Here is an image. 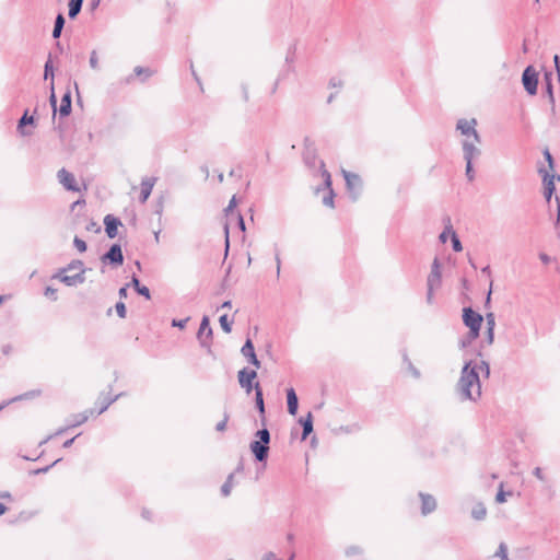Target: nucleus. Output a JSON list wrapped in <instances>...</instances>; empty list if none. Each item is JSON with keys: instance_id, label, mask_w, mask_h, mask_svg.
I'll return each mask as SVG.
<instances>
[{"instance_id": "obj_40", "label": "nucleus", "mask_w": 560, "mask_h": 560, "mask_svg": "<svg viewBox=\"0 0 560 560\" xmlns=\"http://www.w3.org/2000/svg\"><path fill=\"white\" fill-rule=\"evenodd\" d=\"M452 246L455 252H460L463 249L462 243L457 236V234H453V237L451 238Z\"/></svg>"}, {"instance_id": "obj_53", "label": "nucleus", "mask_w": 560, "mask_h": 560, "mask_svg": "<svg viewBox=\"0 0 560 560\" xmlns=\"http://www.w3.org/2000/svg\"><path fill=\"white\" fill-rule=\"evenodd\" d=\"M264 560H282L278 558L275 553L268 552L264 556Z\"/></svg>"}, {"instance_id": "obj_38", "label": "nucleus", "mask_w": 560, "mask_h": 560, "mask_svg": "<svg viewBox=\"0 0 560 560\" xmlns=\"http://www.w3.org/2000/svg\"><path fill=\"white\" fill-rule=\"evenodd\" d=\"M73 245L80 253H84L86 250L85 242L79 237H74Z\"/></svg>"}, {"instance_id": "obj_59", "label": "nucleus", "mask_w": 560, "mask_h": 560, "mask_svg": "<svg viewBox=\"0 0 560 560\" xmlns=\"http://www.w3.org/2000/svg\"><path fill=\"white\" fill-rule=\"evenodd\" d=\"M222 308H231L232 307V303L231 301H225L222 303L221 305Z\"/></svg>"}, {"instance_id": "obj_58", "label": "nucleus", "mask_w": 560, "mask_h": 560, "mask_svg": "<svg viewBox=\"0 0 560 560\" xmlns=\"http://www.w3.org/2000/svg\"><path fill=\"white\" fill-rule=\"evenodd\" d=\"M225 241H226V249L229 248V225L226 224L225 228Z\"/></svg>"}, {"instance_id": "obj_35", "label": "nucleus", "mask_w": 560, "mask_h": 560, "mask_svg": "<svg viewBox=\"0 0 560 560\" xmlns=\"http://www.w3.org/2000/svg\"><path fill=\"white\" fill-rule=\"evenodd\" d=\"M466 161V177L469 182H472L475 179V172L472 170V161L465 160Z\"/></svg>"}, {"instance_id": "obj_7", "label": "nucleus", "mask_w": 560, "mask_h": 560, "mask_svg": "<svg viewBox=\"0 0 560 560\" xmlns=\"http://www.w3.org/2000/svg\"><path fill=\"white\" fill-rule=\"evenodd\" d=\"M57 177L65 189L74 192H80L82 190L81 186L77 183L74 175L66 168L59 170Z\"/></svg>"}, {"instance_id": "obj_34", "label": "nucleus", "mask_w": 560, "mask_h": 560, "mask_svg": "<svg viewBox=\"0 0 560 560\" xmlns=\"http://www.w3.org/2000/svg\"><path fill=\"white\" fill-rule=\"evenodd\" d=\"M49 102L51 104V107H52V110H54V115L56 114L57 112V101H56V95H55V84H54V80L50 82V96H49Z\"/></svg>"}, {"instance_id": "obj_26", "label": "nucleus", "mask_w": 560, "mask_h": 560, "mask_svg": "<svg viewBox=\"0 0 560 560\" xmlns=\"http://www.w3.org/2000/svg\"><path fill=\"white\" fill-rule=\"evenodd\" d=\"M83 0H71L69 3V18L73 19L81 10Z\"/></svg>"}, {"instance_id": "obj_36", "label": "nucleus", "mask_w": 560, "mask_h": 560, "mask_svg": "<svg viewBox=\"0 0 560 560\" xmlns=\"http://www.w3.org/2000/svg\"><path fill=\"white\" fill-rule=\"evenodd\" d=\"M486 328H488V329L495 328V316L493 313H488L486 315Z\"/></svg>"}, {"instance_id": "obj_42", "label": "nucleus", "mask_w": 560, "mask_h": 560, "mask_svg": "<svg viewBox=\"0 0 560 560\" xmlns=\"http://www.w3.org/2000/svg\"><path fill=\"white\" fill-rule=\"evenodd\" d=\"M544 156L546 159V161L548 162V167H549V172H553V160H552V156L549 152V150H545L544 151Z\"/></svg>"}, {"instance_id": "obj_4", "label": "nucleus", "mask_w": 560, "mask_h": 560, "mask_svg": "<svg viewBox=\"0 0 560 560\" xmlns=\"http://www.w3.org/2000/svg\"><path fill=\"white\" fill-rule=\"evenodd\" d=\"M441 265L438 258H435L431 266V272L428 277V293L427 300L429 303L433 301V291L441 284Z\"/></svg>"}, {"instance_id": "obj_1", "label": "nucleus", "mask_w": 560, "mask_h": 560, "mask_svg": "<svg viewBox=\"0 0 560 560\" xmlns=\"http://www.w3.org/2000/svg\"><path fill=\"white\" fill-rule=\"evenodd\" d=\"M490 375L489 364L483 360L465 362L458 381V392L463 399L477 401L481 397V378Z\"/></svg>"}, {"instance_id": "obj_37", "label": "nucleus", "mask_w": 560, "mask_h": 560, "mask_svg": "<svg viewBox=\"0 0 560 560\" xmlns=\"http://www.w3.org/2000/svg\"><path fill=\"white\" fill-rule=\"evenodd\" d=\"M39 395H40V390L37 389V390H33V392L23 394L21 396H18V397L13 398L11 401H16V400H21V399H27V398L36 397V396H39Z\"/></svg>"}, {"instance_id": "obj_5", "label": "nucleus", "mask_w": 560, "mask_h": 560, "mask_svg": "<svg viewBox=\"0 0 560 560\" xmlns=\"http://www.w3.org/2000/svg\"><path fill=\"white\" fill-rule=\"evenodd\" d=\"M477 121L476 119H459L457 121V130L463 136L462 141H476L479 138V135L476 130Z\"/></svg>"}, {"instance_id": "obj_39", "label": "nucleus", "mask_w": 560, "mask_h": 560, "mask_svg": "<svg viewBox=\"0 0 560 560\" xmlns=\"http://www.w3.org/2000/svg\"><path fill=\"white\" fill-rule=\"evenodd\" d=\"M90 67L93 70L98 69V57H97V52L95 50H93L90 55Z\"/></svg>"}, {"instance_id": "obj_20", "label": "nucleus", "mask_w": 560, "mask_h": 560, "mask_svg": "<svg viewBox=\"0 0 560 560\" xmlns=\"http://www.w3.org/2000/svg\"><path fill=\"white\" fill-rule=\"evenodd\" d=\"M287 402H288V411L291 416H295L298 412V396L295 390L291 387L287 389Z\"/></svg>"}, {"instance_id": "obj_17", "label": "nucleus", "mask_w": 560, "mask_h": 560, "mask_svg": "<svg viewBox=\"0 0 560 560\" xmlns=\"http://www.w3.org/2000/svg\"><path fill=\"white\" fill-rule=\"evenodd\" d=\"M67 271H61L59 275H58V278L60 279L61 282H63L68 287H75L78 284H81L84 282L85 280V277L84 275L82 273H73V275H67L66 273Z\"/></svg>"}, {"instance_id": "obj_22", "label": "nucleus", "mask_w": 560, "mask_h": 560, "mask_svg": "<svg viewBox=\"0 0 560 560\" xmlns=\"http://www.w3.org/2000/svg\"><path fill=\"white\" fill-rule=\"evenodd\" d=\"M300 423L303 427L302 439L305 440L313 431V416L311 412L306 417L300 419Z\"/></svg>"}, {"instance_id": "obj_28", "label": "nucleus", "mask_w": 560, "mask_h": 560, "mask_svg": "<svg viewBox=\"0 0 560 560\" xmlns=\"http://www.w3.org/2000/svg\"><path fill=\"white\" fill-rule=\"evenodd\" d=\"M453 234H455L454 229L451 224H447L443 232L440 234L439 238L442 243H446L448 238L451 240L453 237Z\"/></svg>"}, {"instance_id": "obj_21", "label": "nucleus", "mask_w": 560, "mask_h": 560, "mask_svg": "<svg viewBox=\"0 0 560 560\" xmlns=\"http://www.w3.org/2000/svg\"><path fill=\"white\" fill-rule=\"evenodd\" d=\"M71 112V93L68 91L61 98L60 107H59V115L61 117L69 116Z\"/></svg>"}, {"instance_id": "obj_46", "label": "nucleus", "mask_w": 560, "mask_h": 560, "mask_svg": "<svg viewBox=\"0 0 560 560\" xmlns=\"http://www.w3.org/2000/svg\"><path fill=\"white\" fill-rule=\"evenodd\" d=\"M189 318H184V319H173L172 322V326L174 327H178L180 329L185 328L186 327V324L188 322Z\"/></svg>"}, {"instance_id": "obj_2", "label": "nucleus", "mask_w": 560, "mask_h": 560, "mask_svg": "<svg viewBox=\"0 0 560 560\" xmlns=\"http://www.w3.org/2000/svg\"><path fill=\"white\" fill-rule=\"evenodd\" d=\"M257 440L250 443V451L255 458L262 462L267 458L269 451L270 433L267 429H261L256 432Z\"/></svg>"}, {"instance_id": "obj_32", "label": "nucleus", "mask_w": 560, "mask_h": 560, "mask_svg": "<svg viewBox=\"0 0 560 560\" xmlns=\"http://www.w3.org/2000/svg\"><path fill=\"white\" fill-rule=\"evenodd\" d=\"M495 556L499 557L501 560H510L508 556V548L504 542H501L499 545Z\"/></svg>"}, {"instance_id": "obj_30", "label": "nucleus", "mask_w": 560, "mask_h": 560, "mask_svg": "<svg viewBox=\"0 0 560 560\" xmlns=\"http://www.w3.org/2000/svg\"><path fill=\"white\" fill-rule=\"evenodd\" d=\"M219 322H220V325L222 327V329L226 332V334H230L231 330H232V322L229 319L228 315H221L220 318H219Z\"/></svg>"}, {"instance_id": "obj_60", "label": "nucleus", "mask_w": 560, "mask_h": 560, "mask_svg": "<svg viewBox=\"0 0 560 560\" xmlns=\"http://www.w3.org/2000/svg\"><path fill=\"white\" fill-rule=\"evenodd\" d=\"M553 61H555V66H556L557 71H559L560 67H559V56L558 55H555Z\"/></svg>"}, {"instance_id": "obj_49", "label": "nucleus", "mask_w": 560, "mask_h": 560, "mask_svg": "<svg viewBox=\"0 0 560 560\" xmlns=\"http://www.w3.org/2000/svg\"><path fill=\"white\" fill-rule=\"evenodd\" d=\"M505 495H506V493L502 490V487H501L499 492L497 493L495 501L498 503H504L506 500Z\"/></svg>"}, {"instance_id": "obj_51", "label": "nucleus", "mask_w": 560, "mask_h": 560, "mask_svg": "<svg viewBox=\"0 0 560 560\" xmlns=\"http://www.w3.org/2000/svg\"><path fill=\"white\" fill-rule=\"evenodd\" d=\"M235 206H236V199H235V196H233L232 199L230 200L229 206L225 211L228 213L231 212Z\"/></svg>"}, {"instance_id": "obj_23", "label": "nucleus", "mask_w": 560, "mask_h": 560, "mask_svg": "<svg viewBox=\"0 0 560 560\" xmlns=\"http://www.w3.org/2000/svg\"><path fill=\"white\" fill-rule=\"evenodd\" d=\"M255 400H256V406L259 410V413L261 416L265 415V405H264V398H262V390L259 386V383H255Z\"/></svg>"}, {"instance_id": "obj_31", "label": "nucleus", "mask_w": 560, "mask_h": 560, "mask_svg": "<svg viewBox=\"0 0 560 560\" xmlns=\"http://www.w3.org/2000/svg\"><path fill=\"white\" fill-rule=\"evenodd\" d=\"M34 122V118L33 116H28L27 113H25L22 118L20 119V124H19V131L21 132V135H26V132L23 130V126L24 125H27V124H33Z\"/></svg>"}, {"instance_id": "obj_10", "label": "nucleus", "mask_w": 560, "mask_h": 560, "mask_svg": "<svg viewBox=\"0 0 560 560\" xmlns=\"http://www.w3.org/2000/svg\"><path fill=\"white\" fill-rule=\"evenodd\" d=\"M342 175L347 184V189L352 199L355 200L361 189V178L359 175L342 170Z\"/></svg>"}, {"instance_id": "obj_13", "label": "nucleus", "mask_w": 560, "mask_h": 560, "mask_svg": "<svg viewBox=\"0 0 560 560\" xmlns=\"http://www.w3.org/2000/svg\"><path fill=\"white\" fill-rule=\"evenodd\" d=\"M105 232L109 238H114L118 234V226L121 225V222L112 214H107L104 218Z\"/></svg>"}, {"instance_id": "obj_25", "label": "nucleus", "mask_w": 560, "mask_h": 560, "mask_svg": "<svg viewBox=\"0 0 560 560\" xmlns=\"http://www.w3.org/2000/svg\"><path fill=\"white\" fill-rule=\"evenodd\" d=\"M486 514L487 510L485 505L481 503L477 504L471 511V516L477 521L483 520L486 517Z\"/></svg>"}, {"instance_id": "obj_55", "label": "nucleus", "mask_w": 560, "mask_h": 560, "mask_svg": "<svg viewBox=\"0 0 560 560\" xmlns=\"http://www.w3.org/2000/svg\"><path fill=\"white\" fill-rule=\"evenodd\" d=\"M470 343H471V341H469V335H468L466 339H463V340L459 341V347L462 349H464V348H466Z\"/></svg>"}, {"instance_id": "obj_41", "label": "nucleus", "mask_w": 560, "mask_h": 560, "mask_svg": "<svg viewBox=\"0 0 560 560\" xmlns=\"http://www.w3.org/2000/svg\"><path fill=\"white\" fill-rule=\"evenodd\" d=\"M116 312L120 318L126 317V306L124 302H118L115 305Z\"/></svg>"}, {"instance_id": "obj_11", "label": "nucleus", "mask_w": 560, "mask_h": 560, "mask_svg": "<svg viewBox=\"0 0 560 560\" xmlns=\"http://www.w3.org/2000/svg\"><path fill=\"white\" fill-rule=\"evenodd\" d=\"M480 137L477 138L476 141H462V148H463V153H464V159L465 160H469V161H474L475 159H477L481 151H480Z\"/></svg>"}, {"instance_id": "obj_14", "label": "nucleus", "mask_w": 560, "mask_h": 560, "mask_svg": "<svg viewBox=\"0 0 560 560\" xmlns=\"http://www.w3.org/2000/svg\"><path fill=\"white\" fill-rule=\"evenodd\" d=\"M197 337L202 346L211 340L212 329L210 327L209 318L207 316H203V318L201 319Z\"/></svg>"}, {"instance_id": "obj_43", "label": "nucleus", "mask_w": 560, "mask_h": 560, "mask_svg": "<svg viewBox=\"0 0 560 560\" xmlns=\"http://www.w3.org/2000/svg\"><path fill=\"white\" fill-rule=\"evenodd\" d=\"M51 77V81L54 80V72H52V65H51V60H48L45 65V79H47L48 77Z\"/></svg>"}, {"instance_id": "obj_19", "label": "nucleus", "mask_w": 560, "mask_h": 560, "mask_svg": "<svg viewBox=\"0 0 560 560\" xmlns=\"http://www.w3.org/2000/svg\"><path fill=\"white\" fill-rule=\"evenodd\" d=\"M420 498H421V502H422L421 512L423 515H427L435 510L436 501L432 495L425 494V493H420Z\"/></svg>"}, {"instance_id": "obj_3", "label": "nucleus", "mask_w": 560, "mask_h": 560, "mask_svg": "<svg viewBox=\"0 0 560 560\" xmlns=\"http://www.w3.org/2000/svg\"><path fill=\"white\" fill-rule=\"evenodd\" d=\"M463 322L469 328V341L478 338L483 317L470 307L463 310Z\"/></svg>"}, {"instance_id": "obj_52", "label": "nucleus", "mask_w": 560, "mask_h": 560, "mask_svg": "<svg viewBox=\"0 0 560 560\" xmlns=\"http://www.w3.org/2000/svg\"><path fill=\"white\" fill-rule=\"evenodd\" d=\"M236 221H237V224H238L240 229L242 231H244L245 230V223H244L243 217L241 214L236 215Z\"/></svg>"}, {"instance_id": "obj_47", "label": "nucleus", "mask_w": 560, "mask_h": 560, "mask_svg": "<svg viewBox=\"0 0 560 560\" xmlns=\"http://www.w3.org/2000/svg\"><path fill=\"white\" fill-rule=\"evenodd\" d=\"M228 420H229V416L224 415V418L217 424L215 429L218 431H224L226 428Z\"/></svg>"}, {"instance_id": "obj_33", "label": "nucleus", "mask_w": 560, "mask_h": 560, "mask_svg": "<svg viewBox=\"0 0 560 560\" xmlns=\"http://www.w3.org/2000/svg\"><path fill=\"white\" fill-rule=\"evenodd\" d=\"M232 487H233V477L229 476V478L226 479V481L224 482V485L221 488V491L224 497H228L230 494Z\"/></svg>"}, {"instance_id": "obj_9", "label": "nucleus", "mask_w": 560, "mask_h": 560, "mask_svg": "<svg viewBox=\"0 0 560 560\" xmlns=\"http://www.w3.org/2000/svg\"><path fill=\"white\" fill-rule=\"evenodd\" d=\"M539 174L542 176V184H544V195L546 200L549 202L553 192H555V179L556 175L552 172H549L548 170L540 168ZM558 180H560V176L557 177Z\"/></svg>"}, {"instance_id": "obj_15", "label": "nucleus", "mask_w": 560, "mask_h": 560, "mask_svg": "<svg viewBox=\"0 0 560 560\" xmlns=\"http://www.w3.org/2000/svg\"><path fill=\"white\" fill-rule=\"evenodd\" d=\"M242 354L253 364L256 369L260 368V362L255 353L254 345L250 339H247L241 349Z\"/></svg>"}, {"instance_id": "obj_56", "label": "nucleus", "mask_w": 560, "mask_h": 560, "mask_svg": "<svg viewBox=\"0 0 560 560\" xmlns=\"http://www.w3.org/2000/svg\"><path fill=\"white\" fill-rule=\"evenodd\" d=\"M85 205V200L84 199H79L77 200L75 202H73L71 205V210H74L75 207H80V206H84Z\"/></svg>"}, {"instance_id": "obj_29", "label": "nucleus", "mask_w": 560, "mask_h": 560, "mask_svg": "<svg viewBox=\"0 0 560 560\" xmlns=\"http://www.w3.org/2000/svg\"><path fill=\"white\" fill-rule=\"evenodd\" d=\"M71 270H77V273H82V275L85 273V268L83 266V262L80 260L72 261L71 264H69V266L66 269H63V271H71Z\"/></svg>"}, {"instance_id": "obj_18", "label": "nucleus", "mask_w": 560, "mask_h": 560, "mask_svg": "<svg viewBox=\"0 0 560 560\" xmlns=\"http://www.w3.org/2000/svg\"><path fill=\"white\" fill-rule=\"evenodd\" d=\"M156 183L155 177H145L141 182V198L140 201L144 203L150 197L152 189Z\"/></svg>"}, {"instance_id": "obj_64", "label": "nucleus", "mask_w": 560, "mask_h": 560, "mask_svg": "<svg viewBox=\"0 0 560 560\" xmlns=\"http://www.w3.org/2000/svg\"><path fill=\"white\" fill-rule=\"evenodd\" d=\"M135 72H136L138 75H140V74L143 72V69H142L141 67H137V68L135 69Z\"/></svg>"}, {"instance_id": "obj_16", "label": "nucleus", "mask_w": 560, "mask_h": 560, "mask_svg": "<svg viewBox=\"0 0 560 560\" xmlns=\"http://www.w3.org/2000/svg\"><path fill=\"white\" fill-rule=\"evenodd\" d=\"M322 167H324V164L322 163ZM326 188L328 190L327 196L323 198V203L329 208L334 207V191L331 189V177L327 170L323 168L322 172Z\"/></svg>"}, {"instance_id": "obj_12", "label": "nucleus", "mask_w": 560, "mask_h": 560, "mask_svg": "<svg viewBox=\"0 0 560 560\" xmlns=\"http://www.w3.org/2000/svg\"><path fill=\"white\" fill-rule=\"evenodd\" d=\"M102 259L103 261L108 260L113 265L120 266L124 262L121 247L118 244H114Z\"/></svg>"}, {"instance_id": "obj_50", "label": "nucleus", "mask_w": 560, "mask_h": 560, "mask_svg": "<svg viewBox=\"0 0 560 560\" xmlns=\"http://www.w3.org/2000/svg\"><path fill=\"white\" fill-rule=\"evenodd\" d=\"M539 259L545 265H548L551 261V258L547 254H544V253L539 254Z\"/></svg>"}, {"instance_id": "obj_27", "label": "nucleus", "mask_w": 560, "mask_h": 560, "mask_svg": "<svg viewBox=\"0 0 560 560\" xmlns=\"http://www.w3.org/2000/svg\"><path fill=\"white\" fill-rule=\"evenodd\" d=\"M63 24H65V19L62 16V14H58L56 18L55 27L52 31L54 38H58L60 36Z\"/></svg>"}, {"instance_id": "obj_54", "label": "nucleus", "mask_w": 560, "mask_h": 560, "mask_svg": "<svg viewBox=\"0 0 560 560\" xmlns=\"http://www.w3.org/2000/svg\"><path fill=\"white\" fill-rule=\"evenodd\" d=\"M127 288H128V284L119 289L118 293H119L120 299L127 298Z\"/></svg>"}, {"instance_id": "obj_57", "label": "nucleus", "mask_w": 560, "mask_h": 560, "mask_svg": "<svg viewBox=\"0 0 560 560\" xmlns=\"http://www.w3.org/2000/svg\"><path fill=\"white\" fill-rule=\"evenodd\" d=\"M0 498L1 499H7V500H11L12 497H11V493L10 492H0Z\"/></svg>"}, {"instance_id": "obj_44", "label": "nucleus", "mask_w": 560, "mask_h": 560, "mask_svg": "<svg viewBox=\"0 0 560 560\" xmlns=\"http://www.w3.org/2000/svg\"><path fill=\"white\" fill-rule=\"evenodd\" d=\"M486 340L489 346H491L494 341V329L486 328Z\"/></svg>"}, {"instance_id": "obj_63", "label": "nucleus", "mask_w": 560, "mask_h": 560, "mask_svg": "<svg viewBox=\"0 0 560 560\" xmlns=\"http://www.w3.org/2000/svg\"><path fill=\"white\" fill-rule=\"evenodd\" d=\"M556 201L558 203V221L560 220V200L558 197H556Z\"/></svg>"}, {"instance_id": "obj_61", "label": "nucleus", "mask_w": 560, "mask_h": 560, "mask_svg": "<svg viewBox=\"0 0 560 560\" xmlns=\"http://www.w3.org/2000/svg\"><path fill=\"white\" fill-rule=\"evenodd\" d=\"M74 439H75V438H72V439H70V440L66 441V442L63 443V447H69V446H71V445H72V443H73V441H74Z\"/></svg>"}, {"instance_id": "obj_62", "label": "nucleus", "mask_w": 560, "mask_h": 560, "mask_svg": "<svg viewBox=\"0 0 560 560\" xmlns=\"http://www.w3.org/2000/svg\"><path fill=\"white\" fill-rule=\"evenodd\" d=\"M7 506L2 503H0V516L3 515L7 512Z\"/></svg>"}, {"instance_id": "obj_24", "label": "nucleus", "mask_w": 560, "mask_h": 560, "mask_svg": "<svg viewBox=\"0 0 560 560\" xmlns=\"http://www.w3.org/2000/svg\"><path fill=\"white\" fill-rule=\"evenodd\" d=\"M131 283L140 295L144 296L147 300L151 298L149 288L141 285L137 277H132Z\"/></svg>"}, {"instance_id": "obj_45", "label": "nucleus", "mask_w": 560, "mask_h": 560, "mask_svg": "<svg viewBox=\"0 0 560 560\" xmlns=\"http://www.w3.org/2000/svg\"><path fill=\"white\" fill-rule=\"evenodd\" d=\"M45 295L55 301L57 299V291L51 287H47L45 289Z\"/></svg>"}, {"instance_id": "obj_8", "label": "nucleus", "mask_w": 560, "mask_h": 560, "mask_svg": "<svg viewBox=\"0 0 560 560\" xmlns=\"http://www.w3.org/2000/svg\"><path fill=\"white\" fill-rule=\"evenodd\" d=\"M256 377V370L242 369L237 374L238 383L247 394H250L252 390L255 389L254 381Z\"/></svg>"}, {"instance_id": "obj_48", "label": "nucleus", "mask_w": 560, "mask_h": 560, "mask_svg": "<svg viewBox=\"0 0 560 560\" xmlns=\"http://www.w3.org/2000/svg\"><path fill=\"white\" fill-rule=\"evenodd\" d=\"M533 474L534 476L540 480V481H545V475H544V471L540 467H536L534 470H533Z\"/></svg>"}, {"instance_id": "obj_6", "label": "nucleus", "mask_w": 560, "mask_h": 560, "mask_svg": "<svg viewBox=\"0 0 560 560\" xmlns=\"http://www.w3.org/2000/svg\"><path fill=\"white\" fill-rule=\"evenodd\" d=\"M522 82L524 89L527 91L529 95H535L537 93L538 77L537 72L532 66H528L524 70L522 75Z\"/></svg>"}]
</instances>
